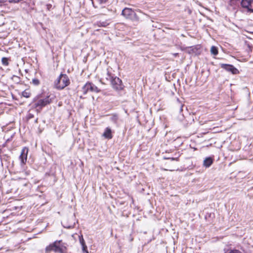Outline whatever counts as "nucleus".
<instances>
[{
  "instance_id": "obj_1",
  "label": "nucleus",
  "mask_w": 253,
  "mask_h": 253,
  "mask_svg": "<svg viewBox=\"0 0 253 253\" xmlns=\"http://www.w3.org/2000/svg\"><path fill=\"white\" fill-rule=\"evenodd\" d=\"M67 249L66 244L62 243V240H56L45 248V253H49L50 252L53 251L55 253H67Z\"/></svg>"
},
{
  "instance_id": "obj_2",
  "label": "nucleus",
  "mask_w": 253,
  "mask_h": 253,
  "mask_svg": "<svg viewBox=\"0 0 253 253\" xmlns=\"http://www.w3.org/2000/svg\"><path fill=\"white\" fill-rule=\"evenodd\" d=\"M70 81L66 74H61L54 82L55 87L58 90H62L69 85Z\"/></svg>"
},
{
  "instance_id": "obj_3",
  "label": "nucleus",
  "mask_w": 253,
  "mask_h": 253,
  "mask_svg": "<svg viewBox=\"0 0 253 253\" xmlns=\"http://www.w3.org/2000/svg\"><path fill=\"white\" fill-rule=\"evenodd\" d=\"M52 102V99L50 98V96H47L44 98L39 99V96H37L34 99L33 105L35 108L42 109Z\"/></svg>"
},
{
  "instance_id": "obj_4",
  "label": "nucleus",
  "mask_w": 253,
  "mask_h": 253,
  "mask_svg": "<svg viewBox=\"0 0 253 253\" xmlns=\"http://www.w3.org/2000/svg\"><path fill=\"white\" fill-rule=\"evenodd\" d=\"M89 91L98 93L101 90L92 83L87 82L82 87V91L84 94H86Z\"/></svg>"
},
{
  "instance_id": "obj_5",
  "label": "nucleus",
  "mask_w": 253,
  "mask_h": 253,
  "mask_svg": "<svg viewBox=\"0 0 253 253\" xmlns=\"http://www.w3.org/2000/svg\"><path fill=\"white\" fill-rule=\"evenodd\" d=\"M110 83L112 88L116 91L122 90L125 87L122 81L117 76L114 77Z\"/></svg>"
},
{
  "instance_id": "obj_6",
  "label": "nucleus",
  "mask_w": 253,
  "mask_h": 253,
  "mask_svg": "<svg viewBox=\"0 0 253 253\" xmlns=\"http://www.w3.org/2000/svg\"><path fill=\"white\" fill-rule=\"evenodd\" d=\"M122 14L127 19H129L132 20H137L135 12L131 8L126 7L122 12Z\"/></svg>"
},
{
  "instance_id": "obj_7",
  "label": "nucleus",
  "mask_w": 253,
  "mask_h": 253,
  "mask_svg": "<svg viewBox=\"0 0 253 253\" xmlns=\"http://www.w3.org/2000/svg\"><path fill=\"white\" fill-rule=\"evenodd\" d=\"M241 5L248 12L253 13V0H241Z\"/></svg>"
},
{
  "instance_id": "obj_8",
  "label": "nucleus",
  "mask_w": 253,
  "mask_h": 253,
  "mask_svg": "<svg viewBox=\"0 0 253 253\" xmlns=\"http://www.w3.org/2000/svg\"><path fill=\"white\" fill-rule=\"evenodd\" d=\"M220 67L228 72L232 73L233 74H237L239 73L238 70L233 65L227 64H221Z\"/></svg>"
},
{
  "instance_id": "obj_9",
  "label": "nucleus",
  "mask_w": 253,
  "mask_h": 253,
  "mask_svg": "<svg viewBox=\"0 0 253 253\" xmlns=\"http://www.w3.org/2000/svg\"><path fill=\"white\" fill-rule=\"evenodd\" d=\"M28 152V149L26 147L23 148L21 154L19 156V159L21 161V165H25L27 161V154Z\"/></svg>"
},
{
  "instance_id": "obj_10",
  "label": "nucleus",
  "mask_w": 253,
  "mask_h": 253,
  "mask_svg": "<svg viewBox=\"0 0 253 253\" xmlns=\"http://www.w3.org/2000/svg\"><path fill=\"white\" fill-rule=\"evenodd\" d=\"M213 159L211 157L206 158L203 162V166L206 168H209L213 163Z\"/></svg>"
},
{
  "instance_id": "obj_11",
  "label": "nucleus",
  "mask_w": 253,
  "mask_h": 253,
  "mask_svg": "<svg viewBox=\"0 0 253 253\" xmlns=\"http://www.w3.org/2000/svg\"><path fill=\"white\" fill-rule=\"evenodd\" d=\"M115 76V75L112 74L109 71V69H107V72H106V75L105 76L106 80L107 81H108V82H109L110 83Z\"/></svg>"
},
{
  "instance_id": "obj_12",
  "label": "nucleus",
  "mask_w": 253,
  "mask_h": 253,
  "mask_svg": "<svg viewBox=\"0 0 253 253\" xmlns=\"http://www.w3.org/2000/svg\"><path fill=\"white\" fill-rule=\"evenodd\" d=\"M103 135L107 139H111L112 138L111 129L109 127H106Z\"/></svg>"
},
{
  "instance_id": "obj_13",
  "label": "nucleus",
  "mask_w": 253,
  "mask_h": 253,
  "mask_svg": "<svg viewBox=\"0 0 253 253\" xmlns=\"http://www.w3.org/2000/svg\"><path fill=\"white\" fill-rule=\"evenodd\" d=\"M211 54L215 56L218 54V51L217 47L215 46H212L211 48Z\"/></svg>"
},
{
  "instance_id": "obj_14",
  "label": "nucleus",
  "mask_w": 253,
  "mask_h": 253,
  "mask_svg": "<svg viewBox=\"0 0 253 253\" xmlns=\"http://www.w3.org/2000/svg\"><path fill=\"white\" fill-rule=\"evenodd\" d=\"M31 93L28 90H25L22 92V96L25 97V98H29L31 96Z\"/></svg>"
},
{
  "instance_id": "obj_15",
  "label": "nucleus",
  "mask_w": 253,
  "mask_h": 253,
  "mask_svg": "<svg viewBox=\"0 0 253 253\" xmlns=\"http://www.w3.org/2000/svg\"><path fill=\"white\" fill-rule=\"evenodd\" d=\"M1 62L3 65L8 66L9 64L8 58L7 57H2L1 59Z\"/></svg>"
},
{
  "instance_id": "obj_16",
  "label": "nucleus",
  "mask_w": 253,
  "mask_h": 253,
  "mask_svg": "<svg viewBox=\"0 0 253 253\" xmlns=\"http://www.w3.org/2000/svg\"><path fill=\"white\" fill-rule=\"evenodd\" d=\"M197 49L196 47L191 46L190 47V50L188 51L189 53L193 54L195 53L197 54Z\"/></svg>"
},
{
  "instance_id": "obj_17",
  "label": "nucleus",
  "mask_w": 253,
  "mask_h": 253,
  "mask_svg": "<svg viewBox=\"0 0 253 253\" xmlns=\"http://www.w3.org/2000/svg\"><path fill=\"white\" fill-rule=\"evenodd\" d=\"M75 222H74L73 224H71L70 225H67V224H64L63 225V227L65 228H67V229H72V228H74L75 227Z\"/></svg>"
},
{
  "instance_id": "obj_18",
  "label": "nucleus",
  "mask_w": 253,
  "mask_h": 253,
  "mask_svg": "<svg viewBox=\"0 0 253 253\" xmlns=\"http://www.w3.org/2000/svg\"><path fill=\"white\" fill-rule=\"evenodd\" d=\"M32 84L35 85H38L40 84V82L39 79L34 78L32 80Z\"/></svg>"
},
{
  "instance_id": "obj_19",
  "label": "nucleus",
  "mask_w": 253,
  "mask_h": 253,
  "mask_svg": "<svg viewBox=\"0 0 253 253\" xmlns=\"http://www.w3.org/2000/svg\"><path fill=\"white\" fill-rule=\"evenodd\" d=\"M79 241H80V243L81 246L85 244V241L83 238V236L82 235H80L79 236Z\"/></svg>"
},
{
  "instance_id": "obj_20",
  "label": "nucleus",
  "mask_w": 253,
  "mask_h": 253,
  "mask_svg": "<svg viewBox=\"0 0 253 253\" xmlns=\"http://www.w3.org/2000/svg\"><path fill=\"white\" fill-rule=\"evenodd\" d=\"M118 120V116L116 115H113L111 118V120L114 122V123H116L117 122V121Z\"/></svg>"
},
{
  "instance_id": "obj_21",
  "label": "nucleus",
  "mask_w": 253,
  "mask_h": 253,
  "mask_svg": "<svg viewBox=\"0 0 253 253\" xmlns=\"http://www.w3.org/2000/svg\"><path fill=\"white\" fill-rule=\"evenodd\" d=\"M108 25V23L107 22L103 21V22H100L99 25L100 26H102V27H105Z\"/></svg>"
},
{
  "instance_id": "obj_22",
  "label": "nucleus",
  "mask_w": 253,
  "mask_h": 253,
  "mask_svg": "<svg viewBox=\"0 0 253 253\" xmlns=\"http://www.w3.org/2000/svg\"><path fill=\"white\" fill-rule=\"evenodd\" d=\"M82 251L84 253V252L87 251V247L85 244L84 245H82Z\"/></svg>"
},
{
  "instance_id": "obj_23",
  "label": "nucleus",
  "mask_w": 253,
  "mask_h": 253,
  "mask_svg": "<svg viewBox=\"0 0 253 253\" xmlns=\"http://www.w3.org/2000/svg\"><path fill=\"white\" fill-rule=\"evenodd\" d=\"M165 159L166 160H170L171 161H178V158H173V157H165Z\"/></svg>"
},
{
  "instance_id": "obj_24",
  "label": "nucleus",
  "mask_w": 253,
  "mask_h": 253,
  "mask_svg": "<svg viewBox=\"0 0 253 253\" xmlns=\"http://www.w3.org/2000/svg\"><path fill=\"white\" fill-rule=\"evenodd\" d=\"M229 253H242L240 251L238 250H231Z\"/></svg>"
},
{
  "instance_id": "obj_25",
  "label": "nucleus",
  "mask_w": 253,
  "mask_h": 253,
  "mask_svg": "<svg viewBox=\"0 0 253 253\" xmlns=\"http://www.w3.org/2000/svg\"><path fill=\"white\" fill-rule=\"evenodd\" d=\"M33 118H34V115L31 113H29L27 116V118L28 120H30Z\"/></svg>"
},
{
  "instance_id": "obj_26",
  "label": "nucleus",
  "mask_w": 253,
  "mask_h": 253,
  "mask_svg": "<svg viewBox=\"0 0 253 253\" xmlns=\"http://www.w3.org/2000/svg\"><path fill=\"white\" fill-rule=\"evenodd\" d=\"M21 0H8L9 2L10 3H18Z\"/></svg>"
},
{
  "instance_id": "obj_27",
  "label": "nucleus",
  "mask_w": 253,
  "mask_h": 253,
  "mask_svg": "<svg viewBox=\"0 0 253 253\" xmlns=\"http://www.w3.org/2000/svg\"><path fill=\"white\" fill-rule=\"evenodd\" d=\"M99 3L103 4L105 3L108 0H97Z\"/></svg>"
},
{
  "instance_id": "obj_28",
  "label": "nucleus",
  "mask_w": 253,
  "mask_h": 253,
  "mask_svg": "<svg viewBox=\"0 0 253 253\" xmlns=\"http://www.w3.org/2000/svg\"><path fill=\"white\" fill-rule=\"evenodd\" d=\"M6 1V0H0V4H2L4 3Z\"/></svg>"
},
{
  "instance_id": "obj_29",
  "label": "nucleus",
  "mask_w": 253,
  "mask_h": 253,
  "mask_svg": "<svg viewBox=\"0 0 253 253\" xmlns=\"http://www.w3.org/2000/svg\"><path fill=\"white\" fill-rule=\"evenodd\" d=\"M38 118H37V119H36L35 120V123H38Z\"/></svg>"
},
{
  "instance_id": "obj_30",
  "label": "nucleus",
  "mask_w": 253,
  "mask_h": 253,
  "mask_svg": "<svg viewBox=\"0 0 253 253\" xmlns=\"http://www.w3.org/2000/svg\"><path fill=\"white\" fill-rule=\"evenodd\" d=\"M182 107L183 106H181V108H180V111H182Z\"/></svg>"
},
{
  "instance_id": "obj_31",
  "label": "nucleus",
  "mask_w": 253,
  "mask_h": 253,
  "mask_svg": "<svg viewBox=\"0 0 253 253\" xmlns=\"http://www.w3.org/2000/svg\"><path fill=\"white\" fill-rule=\"evenodd\" d=\"M1 150L0 149V154H1Z\"/></svg>"
},
{
  "instance_id": "obj_32",
  "label": "nucleus",
  "mask_w": 253,
  "mask_h": 253,
  "mask_svg": "<svg viewBox=\"0 0 253 253\" xmlns=\"http://www.w3.org/2000/svg\"><path fill=\"white\" fill-rule=\"evenodd\" d=\"M84 253H88V251L85 252H84Z\"/></svg>"
},
{
  "instance_id": "obj_33",
  "label": "nucleus",
  "mask_w": 253,
  "mask_h": 253,
  "mask_svg": "<svg viewBox=\"0 0 253 253\" xmlns=\"http://www.w3.org/2000/svg\"><path fill=\"white\" fill-rule=\"evenodd\" d=\"M251 34H253V32H250Z\"/></svg>"
}]
</instances>
